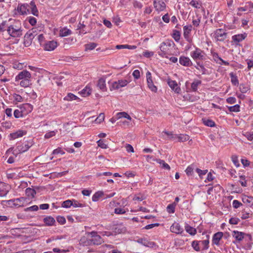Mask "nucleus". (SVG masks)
I'll use <instances>...</instances> for the list:
<instances>
[{
    "label": "nucleus",
    "mask_w": 253,
    "mask_h": 253,
    "mask_svg": "<svg viewBox=\"0 0 253 253\" xmlns=\"http://www.w3.org/2000/svg\"><path fill=\"white\" fill-rule=\"evenodd\" d=\"M8 34L13 38L20 37L22 35L21 26L19 22L10 25L7 30Z\"/></svg>",
    "instance_id": "obj_1"
},
{
    "label": "nucleus",
    "mask_w": 253,
    "mask_h": 253,
    "mask_svg": "<svg viewBox=\"0 0 253 253\" xmlns=\"http://www.w3.org/2000/svg\"><path fill=\"white\" fill-rule=\"evenodd\" d=\"M86 235L91 243L93 245H100L103 242L101 236L98 235L96 232H87Z\"/></svg>",
    "instance_id": "obj_2"
},
{
    "label": "nucleus",
    "mask_w": 253,
    "mask_h": 253,
    "mask_svg": "<svg viewBox=\"0 0 253 253\" xmlns=\"http://www.w3.org/2000/svg\"><path fill=\"white\" fill-rule=\"evenodd\" d=\"M214 37L217 41H223L227 37V33L224 29H217L214 33Z\"/></svg>",
    "instance_id": "obj_3"
},
{
    "label": "nucleus",
    "mask_w": 253,
    "mask_h": 253,
    "mask_svg": "<svg viewBox=\"0 0 253 253\" xmlns=\"http://www.w3.org/2000/svg\"><path fill=\"white\" fill-rule=\"evenodd\" d=\"M32 145V141H28L26 144L17 146L15 151L19 153H24L27 151Z\"/></svg>",
    "instance_id": "obj_4"
},
{
    "label": "nucleus",
    "mask_w": 253,
    "mask_h": 253,
    "mask_svg": "<svg viewBox=\"0 0 253 253\" xmlns=\"http://www.w3.org/2000/svg\"><path fill=\"white\" fill-rule=\"evenodd\" d=\"M25 202V199L23 197L14 199L8 200V204L10 206H14L15 207H22L23 206Z\"/></svg>",
    "instance_id": "obj_5"
},
{
    "label": "nucleus",
    "mask_w": 253,
    "mask_h": 253,
    "mask_svg": "<svg viewBox=\"0 0 253 253\" xmlns=\"http://www.w3.org/2000/svg\"><path fill=\"white\" fill-rule=\"evenodd\" d=\"M31 75L30 73L27 70H23L20 72L15 77V81H18L22 80L30 79Z\"/></svg>",
    "instance_id": "obj_6"
},
{
    "label": "nucleus",
    "mask_w": 253,
    "mask_h": 253,
    "mask_svg": "<svg viewBox=\"0 0 253 253\" xmlns=\"http://www.w3.org/2000/svg\"><path fill=\"white\" fill-rule=\"evenodd\" d=\"M146 78L148 87L151 90V91L156 92L157 90V88L154 84L152 79L151 74L149 71H148L146 73Z\"/></svg>",
    "instance_id": "obj_7"
},
{
    "label": "nucleus",
    "mask_w": 253,
    "mask_h": 253,
    "mask_svg": "<svg viewBox=\"0 0 253 253\" xmlns=\"http://www.w3.org/2000/svg\"><path fill=\"white\" fill-rule=\"evenodd\" d=\"M202 51L198 48L191 53V56L195 60H203L204 58V55L202 54Z\"/></svg>",
    "instance_id": "obj_8"
},
{
    "label": "nucleus",
    "mask_w": 253,
    "mask_h": 253,
    "mask_svg": "<svg viewBox=\"0 0 253 253\" xmlns=\"http://www.w3.org/2000/svg\"><path fill=\"white\" fill-rule=\"evenodd\" d=\"M19 108L23 112L24 115L25 116L32 112L33 109L32 105L29 103H25L20 106Z\"/></svg>",
    "instance_id": "obj_9"
},
{
    "label": "nucleus",
    "mask_w": 253,
    "mask_h": 253,
    "mask_svg": "<svg viewBox=\"0 0 253 253\" xmlns=\"http://www.w3.org/2000/svg\"><path fill=\"white\" fill-rule=\"evenodd\" d=\"M35 38V34L33 31L30 30L24 36V44L25 45H29L31 44L33 39Z\"/></svg>",
    "instance_id": "obj_10"
},
{
    "label": "nucleus",
    "mask_w": 253,
    "mask_h": 253,
    "mask_svg": "<svg viewBox=\"0 0 253 253\" xmlns=\"http://www.w3.org/2000/svg\"><path fill=\"white\" fill-rule=\"evenodd\" d=\"M154 6L158 11H163L166 8V4L163 0H154Z\"/></svg>",
    "instance_id": "obj_11"
},
{
    "label": "nucleus",
    "mask_w": 253,
    "mask_h": 253,
    "mask_svg": "<svg viewBox=\"0 0 253 253\" xmlns=\"http://www.w3.org/2000/svg\"><path fill=\"white\" fill-rule=\"evenodd\" d=\"M168 84L169 87L173 90L175 92L179 93L181 89L178 86L177 83L175 81L171 80H168Z\"/></svg>",
    "instance_id": "obj_12"
},
{
    "label": "nucleus",
    "mask_w": 253,
    "mask_h": 253,
    "mask_svg": "<svg viewBox=\"0 0 253 253\" xmlns=\"http://www.w3.org/2000/svg\"><path fill=\"white\" fill-rule=\"evenodd\" d=\"M170 231L176 234H181L183 230L179 223L175 222L170 226Z\"/></svg>",
    "instance_id": "obj_13"
},
{
    "label": "nucleus",
    "mask_w": 253,
    "mask_h": 253,
    "mask_svg": "<svg viewBox=\"0 0 253 253\" xmlns=\"http://www.w3.org/2000/svg\"><path fill=\"white\" fill-rule=\"evenodd\" d=\"M57 43L54 41L47 42L44 46V48L47 51H51L54 50L57 46Z\"/></svg>",
    "instance_id": "obj_14"
},
{
    "label": "nucleus",
    "mask_w": 253,
    "mask_h": 253,
    "mask_svg": "<svg viewBox=\"0 0 253 253\" xmlns=\"http://www.w3.org/2000/svg\"><path fill=\"white\" fill-rule=\"evenodd\" d=\"M128 82L126 80H119L118 82H114L113 84L112 87L117 89L120 87H124L127 84Z\"/></svg>",
    "instance_id": "obj_15"
},
{
    "label": "nucleus",
    "mask_w": 253,
    "mask_h": 253,
    "mask_svg": "<svg viewBox=\"0 0 253 253\" xmlns=\"http://www.w3.org/2000/svg\"><path fill=\"white\" fill-rule=\"evenodd\" d=\"M26 134V131L22 130H18V131L10 133V136L11 139H15L19 137H21Z\"/></svg>",
    "instance_id": "obj_16"
},
{
    "label": "nucleus",
    "mask_w": 253,
    "mask_h": 253,
    "mask_svg": "<svg viewBox=\"0 0 253 253\" xmlns=\"http://www.w3.org/2000/svg\"><path fill=\"white\" fill-rule=\"evenodd\" d=\"M8 192L7 186L4 183L0 181V197L5 196Z\"/></svg>",
    "instance_id": "obj_17"
},
{
    "label": "nucleus",
    "mask_w": 253,
    "mask_h": 253,
    "mask_svg": "<svg viewBox=\"0 0 253 253\" xmlns=\"http://www.w3.org/2000/svg\"><path fill=\"white\" fill-rule=\"evenodd\" d=\"M30 5L28 4H24L18 7L17 9L22 14H26L29 11Z\"/></svg>",
    "instance_id": "obj_18"
},
{
    "label": "nucleus",
    "mask_w": 253,
    "mask_h": 253,
    "mask_svg": "<svg viewBox=\"0 0 253 253\" xmlns=\"http://www.w3.org/2000/svg\"><path fill=\"white\" fill-rule=\"evenodd\" d=\"M222 236L223 233L221 232H218L214 234L212 238V243L215 245H218L219 244V241Z\"/></svg>",
    "instance_id": "obj_19"
},
{
    "label": "nucleus",
    "mask_w": 253,
    "mask_h": 253,
    "mask_svg": "<svg viewBox=\"0 0 253 253\" xmlns=\"http://www.w3.org/2000/svg\"><path fill=\"white\" fill-rule=\"evenodd\" d=\"M179 63L185 66H189L192 64L190 59L188 57L184 56L180 57Z\"/></svg>",
    "instance_id": "obj_20"
},
{
    "label": "nucleus",
    "mask_w": 253,
    "mask_h": 253,
    "mask_svg": "<svg viewBox=\"0 0 253 253\" xmlns=\"http://www.w3.org/2000/svg\"><path fill=\"white\" fill-rule=\"evenodd\" d=\"M242 201L244 203L246 204L249 207H252L253 205V197L244 196L242 198Z\"/></svg>",
    "instance_id": "obj_21"
},
{
    "label": "nucleus",
    "mask_w": 253,
    "mask_h": 253,
    "mask_svg": "<svg viewBox=\"0 0 253 253\" xmlns=\"http://www.w3.org/2000/svg\"><path fill=\"white\" fill-rule=\"evenodd\" d=\"M244 233L242 232H239L238 231H234L233 232V237H234L236 240L238 241H242L244 238Z\"/></svg>",
    "instance_id": "obj_22"
},
{
    "label": "nucleus",
    "mask_w": 253,
    "mask_h": 253,
    "mask_svg": "<svg viewBox=\"0 0 253 253\" xmlns=\"http://www.w3.org/2000/svg\"><path fill=\"white\" fill-rule=\"evenodd\" d=\"M247 37V35L244 34H238L233 36L232 39L234 41L240 42L243 41Z\"/></svg>",
    "instance_id": "obj_23"
},
{
    "label": "nucleus",
    "mask_w": 253,
    "mask_h": 253,
    "mask_svg": "<svg viewBox=\"0 0 253 253\" xmlns=\"http://www.w3.org/2000/svg\"><path fill=\"white\" fill-rule=\"evenodd\" d=\"M30 7L31 9L32 13L35 16H38L39 12L34 1L30 2Z\"/></svg>",
    "instance_id": "obj_24"
},
{
    "label": "nucleus",
    "mask_w": 253,
    "mask_h": 253,
    "mask_svg": "<svg viewBox=\"0 0 253 253\" xmlns=\"http://www.w3.org/2000/svg\"><path fill=\"white\" fill-rule=\"evenodd\" d=\"M97 86L103 91L106 90L105 80L103 78L100 79L98 81Z\"/></svg>",
    "instance_id": "obj_25"
},
{
    "label": "nucleus",
    "mask_w": 253,
    "mask_h": 253,
    "mask_svg": "<svg viewBox=\"0 0 253 253\" xmlns=\"http://www.w3.org/2000/svg\"><path fill=\"white\" fill-rule=\"evenodd\" d=\"M43 221L47 226H51L55 222V219L51 216H47L43 219Z\"/></svg>",
    "instance_id": "obj_26"
},
{
    "label": "nucleus",
    "mask_w": 253,
    "mask_h": 253,
    "mask_svg": "<svg viewBox=\"0 0 253 253\" xmlns=\"http://www.w3.org/2000/svg\"><path fill=\"white\" fill-rule=\"evenodd\" d=\"M64 100L67 101H72L74 100H78V101H81V99L79 97H78L77 96L71 93H68L67 95L65 97H64Z\"/></svg>",
    "instance_id": "obj_27"
},
{
    "label": "nucleus",
    "mask_w": 253,
    "mask_h": 253,
    "mask_svg": "<svg viewBox=\"0 0 253 253\" xmlns=\"http://www.w3.org/2000/svg\"><path fill=\"white\" fill-rule=\"evenodd\" d=\"M192 29V26H185L183 27L184 31V37L185 39H188L189 37V34H190Z\"/></svg>",
    "instance_id": "obj_28"
},
{
    "label": "nucleus",
    "mask_w": 253,
    "mask_h": 253,
    "mask_svg": "<svg viewBox=\"0 0 253 253\" xmlns=\"http://www.w3.org/2000/svg\"><path fill=\"white\" fill-rule=\"evenodd\" d=\"M79 93L82 95L83 96L86 97L91 94V89L89 87H85Z\"/></svg>",
    "instance_id": "obj_29"
},
{
    "label": "nucleus",
    "mask_w": 253,
    "mask_h": 253,
    "mask_svg": "<svg viewBox=\"0 0 253 253\" xmlns=\"http://www.w3.org/2000/svg\"><path fill=\"white\" fill-rule=\"evenodd\" d=\"M176 204L175 202L169 204L167 208V211L169 213H173L175 211V208Z\"/></svg>",
    "instance_id": "obj_30"
},
{
    "label": "nucleus",
    "mask_w": 253,
    "mask_h": 253,
    "mask_svg": "<svg viewBox=\"0 0 253 253\" xmlns=\"http://www.w3.org/2000/svg\"><path fill=\"white\" fill-rule=\"evenodd\" d=\"M116 48L118 49H124V48H128L129 49H133L136 48V46L135 45H129L127 44L125 45H117L116 46Z\"/></svg>",
    "instance_id": "obj_31"
},
{
    "label": "nucleus",
    "mask_w": 253,
    "mask_h": 253,
    "mask_svg": "<svg viewBox=\"0 0 253 253\" xmlns=\"http://www.w3.org/2000/svg\"><path fill=\"white\" fill-rule=\"evenodd\" d=\"M14 117L16 118H19L25 116L23 114V112H22V111H21L19 107L18 109H16L14 111Z\"/></svg>",
    "instance_id": "obj_32"
},
{
    "label": "nucleus",
    "mask_w": 253,
    "mask_h": 253,
    "mask_svg": "<svg viewBox=\"0 0 253 253\" xmlns=\"http://www.w3.org/2000/svg\"><path fill=\"white\" fill-rule=\"evenodd\" d=\"M103 195V192L98 191L96 192L92 197V200L93 202H97L98 201L99 198L102 196Z\"/></svg>",
    "instance_id": "obj_33"
},
{
    "label": "nucleus",
    "mask_w": 253,
    "mask_h": 253,
    "mask_svg": "<svg viewBox=\"0 0 253 253\" xmlns=\"http://www.w3.org/2000/svg\"><path fill=\"white\" fill-rule=\"evenodd\" d=\"M97 44L94 42H90L89 43L86 44L85 45V50L87 51L88 50H93L97 46Z\"/></svg>",
    "instance_id": "obj_34"
},
{
    "label": "nucleus",
    "mask_w": 253,
    "mask_h": 253,
    "mask_svg": "<svg viewBox=\"0 0 253 253\" xmlns=\"http://www.w3.org/2000/svg\"><path fill=\"white\" fill-rule=\"evenodd\" d=\"M26 194L28 197L34 198L35 195L36 194V192L34 189L28 188L26 189Z\"/></svg>",
    "instance_id": "obj_35"
},
{
    "label": "nucleus",
    "mask_w": 253,
    "mask_h": 253,
    "mask_svg": "<svg viewBox=\"0 0 253 253\" xmlns=\"http://www.w3.org/2000/svg\"><path fill=\"white\" fill-rule=\"evenodd\" d=\"M160 48L161 52L162 53H160V52H159V54L162 55V56H163L164 55H163V54H166V51H167V48H168L167 45L166 43L165 42H162L161 44Z\"/></svg>",
    "instance_id": "obj_36"
},
{
    "label": "nucleus",
    "mask_w": 253,
    "mask_h": 253,
    "mask_svg": "<svg viewBox=\"0 0 253 253\" xmlns=\"http://www.w3.org/2000/svg\"><path fill=\"white\" fill-rule=\"evenodd\" d=\"M31 84L30 79L22 80L20 82V85L24 87L29 86Z\"/></svg>",
    "instance_id": "obj_37"
},
{
    "label": "nucleus",
    "mask_w": 253,
    "mask_h": 253,
    "mask_svg": "<svg viewBox=\"0 0 253 253\" xmlns=\"http://www.w3.org/2000/svg\"><path fill=\"white\" fill-rule=\"evenodd\" d=\"M185 229L188 233H189L190 234L192 235H194L196 234L197 231L196 229L189 225H187L185 226Z\"/></svg>",
    "instance_id": "obj_38"
},
{
    "label": "nucleus",
    "mask_w": 253,
    "mask_h": 253,
    "mask_svg": "<svg viewBox=\"0 0 253 253\" xmlns=\"http://www.w3.org/2000/svg\"><path fill=\"white\" fill-rule=\"evenodd\" d=\"M230 76L231 79V82L234 85H237L239 84L237 76L233 73L230 74Z\"/></svg>",
    "instance_id": "obj_39"
},
{
    "label": "nucleus",
    "mask_w": 253,
    "mask_h": 253,
    "mask_svg": "<svg viewBox=\"0 0 253 253\" xmlns=\"http://www.w3.org/2000/svg\"><path fill=\"white\" fill-rule=\"evenodd\" d=\"M172 37L175 41L178 42L180 38V32L176 30L173 31V32L172 34Z\"/></svg>",
    "instance_id": "obj_40"
},
{
    "label": "nucleus",
    "mask_w": 253,
    "mask_h": 253,
    "mask_svg": "<svg viewBox=\"0 0 253 253\" xmlns=\"http://www.w3.org/2000/svg\"><path fill=\"white\" fill-rule=\"evenodd\" d=\"M189 136L186 134H180L178 137V140L181 142H184L189 139Z\"/></svg>",
    "instance_id": "obj_41"
},
{
    "label": "nucleus",
    "mask_w": 253,
    "mask_h": 253,
    "mask_svg": "<svg viewBox=\"0 0 253 253\" xmlns=\"http://www.w3.org/2000/svg\"><path fill=\"white\" fill-rule=\"evenodd\" d=\"M239 88L241 92L243 93H246L249 90V86L244 84H241Z\"/></svg>",
    "instance_id": "obj_42"
},
{
    "label": "nucleus",
    "mask_w": 253,
    "mask_h": 253,
    "mask_svg": "<svg viewBox=\"0 0 253 253\" xmlns=\"http://www.w3.org/2000/svg\"><path fill=\"white\" fill-rule=\"evenodd\" d=\"M145 199V197L141 193L134 195L133 198V200L134 201H141Z\"/></svg>",
    "instance_id": "obj_43"
},
{
    "label": "nucleus",
    "mask_w": 253,
    "mask_h": 253,
    "mask_svg": "<svg viewBox=\"0 0 253 253\" xmlns=\"http://www.w3.org/2000/svg\"><path fill=\"white\" fill-rule=\"evenodd\" d=\"M228 109L230 112H237L240 111V106L236 104L234 106L229 107Z\"/></svg>",
    "instance_id": "obj_44"
},
{
    "label": "nucleus",
    "mask_w": 253,
    "mask_h": 253,
    "mask_svg": "<svg viewBox=\"0 0 253 253\" xmlns=\"http://www.w3.org/2000/svg\"><path fill=\"white\" fill-rule=\"evenodd\" d=\"M98 146L101 148L106 149L108 148V145L106 144L103 140L100 139L97 142Z\"/></svg>",
    "instance_id": "obj_45"
},
{
    "label": "nucleus",
    "mask_w": 253,
    "mask_h": 253,
    "mask_svg": "<svg viewBox=\"0 0 253 253\" xmlns=\"http://www.w3.org/2000/svg\"><path fill=\"white\" fill-rule=\"evenodd\" d=\"M201 84V82L200 81H197L196 82H193L191 84V88L192 90L194 91H196L197 89L198 85Z\"/></svg>",
    "instance_id": "obj_46"
},
{
    "label": "nucleus",
    "mask_w": 253,
    "mask_h": 253,
    "mask_svg": "<svg viewBox=\"0 0 253 253\" xmlns=\"http://www.w3.org/2000/svg\"><path fill=\"white\" fill-rule=\"evenodd\" d=\"M203 122L205 125L209 126L212 127L215 125L214 122H213L212 121H211V120H204Z\"/></svg>",
    "instance_id": "obj_47"
},
{
    "label": "nucleus",
    "mask_w": 253,
    "mask_h": 253,
    "mask_svg": "<svg viewBox=\"0 0 253 253\" xmlns=\"http://www.w3.org/2000/svg\"><path fill=\"white\" fill-rule=\"evenodd\" d=\"M190 4L196 8H200L201 6V4L196 0H192L190 2Z\"/></svg>",
    "instance_id": "obj_48"
},
{
    "label": "nucleus",
    "mask_w": 253,
    "mask_h": 253,
    "mask_svg": "<svg viewBox=\"0 0 253 253\" xmlns=\"http://www.w3.org/2000/svg\"><path fill=\"white\" fill-rule=\"evenodd\" d=\"M196 171L198 173L199 176L201 178H202L203 176L205 175L208 172V170H202L198 168L196 169Z\"/></svg>",
    "instance_id": "obj_49"
},
{
    "label": "nucleus",
    "mask_w": 253,
    "mask_h": 253,
    "mask_svg": "<svg viewBox=\"0 0 253 253\" xmlns=\"http://www.w3.org/2000/svg\"><path fill=\"white\" fill-rule=\"evenodd\" d=\"M244 135L249 141L253 140V132H246Z\"/></svg>",
    "instance_id": "obj_50"
},
{
    "label": "nucleus",
    "mask_w": 253,
    "mask_h": 253,
    "mask_svg": "<svg viewBox=\"0 0 253 253\" xmlns=\"http://www.w3.org/2000/svg\"><path fill=\"white\" fill-rule=\"evenodd\" d=\"M39 209L37 205H34L28 208L25 209L24 211H37Z\"/></svg>",
    "instance_id": "obj_51"
},
{
    "label": "nucleus",
    "mask_w": 253,
    "mask_h": 253,
    "mask_svg": "<svg viewBox=\"0 0 253 253\" xmlns=\"http://www.w3.org/2000/svg\"><path fill=\"white\" fill-rule=\"evenodd\" d=\"M157 161L159 162L160 164H163V167L164 168L167 169H170V167L164 161L161 160H157Z\"/></svg>",
    "instance_id": "obj_52"
},
{
    "label": "nucleus",
    "mask_w": 253,
    "mask_h": 253,
    "mask_svg": "<svg viewBox=\"0 0 253 253\" xmlns=\"http://www.w3.org/2000/svg\"><path fill=\"white\" fill-rule=\"evenodd\" d=\"M54 33L55 35L59 34V36L62 37H63V29L61 28L59 30L58 29H55L54 30Z\"/></svg>",
    "instance_id": "obj_53"
},
{
    "label": "nucleus",
    "mask_w": 253,
    "mask_h": 253,
    "mask_svg": "<svg viewBox=\"0 0 253 253\" xmlns=\"http://www.w3.org/2000/svg\"><path fill=\"white\" fill-rule=\"evenodd\" d=\"M104 118L105 115L104 113H100L98 117L96 119L95 121H96L97 123H100L104 120Z\"/></svg>",
    "instance_id": "obj_54"
},
{
    "label": "nucleus",
    "mask_w": 253,
    "mask_h": 253,
    "mask_svg": "<svg viewBox=\"0 0 253 253\" xmlns=\"http://www.w3.org/2000/svg\"><path fill=\"white\" fill-rule=\"evenodd\" d=\"M232 160L235 166L237 167L240 166V164L238 159V157L236 156H232Z\"/></svg>",
    "instance_id": "obj_55"
},
{
    "label": "nucleus",
    "mask_w": 253,
    "mask_h": 253,
    "mask_svg": "<svg viewBox=\"0 0 253 253\" xmlns=\"http://www.w3.org/2000/svg\"><path fill=\"white\" fill-rule=\"evenodd\" d=\"M192 246L195 251H200V248L199 247V243L198 241H194L192 243Z\"/></svg>",
    "instance_id": "obj_56"
},
{
    "label": "nucleus",
    "mask_w": 253,
    "mask_h": 253,
    "mask_svg": "<svg viewBox=\"0 0 253 253\" xmlns=\"http://www.w3.org/2000/svg\"><path fill=\"white\" fill-rule=\"evenodd\" d=\"M72 206L74 208H77V207L83 208V207H84V205L83 204L79 203L77 201H74V202H73Z\"/></svg>",
    "instance_id": "obj_57"
},
{
    "label": "nucleus",
    "mask_w": 253,
    "mask_h": 253,
    "mask_svg": "<svg viewBox=\"0 0 253 253\" xmlns=\"http://www.w3.org/2000/svg\"><path fill=\"white\" fill-rule=\"evenodd\" d=\"M233 207L235 209L238 208L241 205H242V203L239 202L238 200H235L233 201Z\"/></svg>",
    "instance_id": "obj_58"
},
{
    "label": "nucleus",
    "mask_w": 253,
    "mask_h": 253,
    "mask_svg": "<svg viewBox=\"0 0 253 253\" xmlns=\"http://www.w3.org/2000/svg\"><path fill=\"white\" fill-rule=\"evenodd\" d=\"M133 5L135 8L138 9H141L143 6L142 3L137 1H135L134 2H133Z\"/></svg>",
    "instance_id": "obj_59"
},
{
    "label": "nucleus",
    "mask_w": 253,
    "mask_h": 253,
    "mask_svg": "<svg viewBox=\"0 0 253 253\" xmlns=\"http://www.w3.org/2000/svg\"><path fill=\"white\" fill-rule=\"evenodd\" d=\"M55 132L54 131H50V132L46 133L45 134L44 137L46 139H48V138H50V137H52L53 136L55 135Z\"/></svg>",
    "instance_id": "obj_60"
},
{
    "label": "nucleus",
    "mask_w": 253,
    "mask_h": 253,
    "mask_svg": "<svg viewBox=\"0 0 253 253\" xmlns=\"http://www.w3.org/2000/svg\"><path fill=\"white\" fill-rule=\"evenodd\" d=\"M132 75L135 79H139L140 77L139 71L138 70H134L132 73Z\"/></svg>",
    "instance_id": "obj_61"
},
{
    "label": "nucleus",
    "mask_w": 253,
    "mask_h": 253,
    "mask_svg": "<svg viewBox=\"0 0 253 253\" xmlns=\"http://www.w3.org/2000/svg\"><path fill=\"white\" fill-rule=\"evenodd\" d=\"M240 221V219L237 218H231L229 220V223L231 224H237Z\"/></svg>",
    "instance_id": "obj_62"
},
{
    "label": "nucleus",
    "mask_w": 253,
    "mask_h": 253,
    "mask_svg": "<svg viewBox=\"0 0 253 253\" xmlns=\"http://www.w3.org/2000/svg\"><path fill=\"white\" fill-rule=\"evenodd\" d=\"M126 149L127 152H134V149L133 147L129 144H127L126 145Z\"/></svg>",
    "instance_id": "obj_63"
},
{
    "label": "nucleus",
    "mask_w": 253,
    "mask_h": 253,
    "mask_svg": "<svg viewBox=\"0 0 253 253\" xmlns=\"http://www.w3.org/2000/svg\"><path fill=\"white\" fill-rule=\"evenodd\" d=\"M127 114V113H126L125 112H119V113H117V117L118 119H120L122 118H126Z\"/></svg>",
    "instance_id": "obj_64"
}]
</instances>
